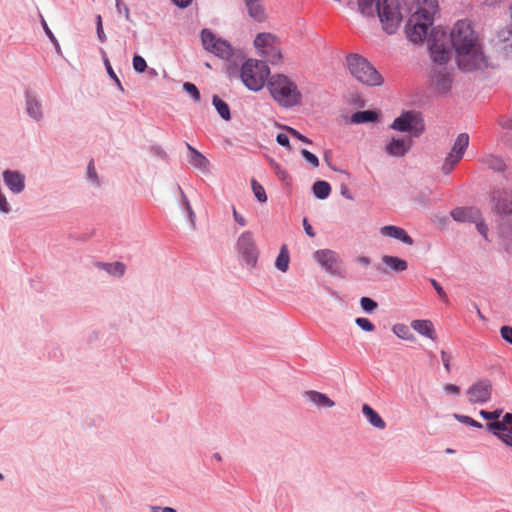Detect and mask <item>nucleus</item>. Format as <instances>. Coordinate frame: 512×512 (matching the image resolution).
Here are the masks:
<instances>
[{
  "label": "nucleus",
  "mask_w": 512,
  "mask_h": 512,
  "mask_svg": "<svg viewBox=\"0 0 512 512\" xmlns=\"http://www.w3.org/2000/svg\"><path fill=\"white\" fill-rule=\"evenodd\" d=\"M358 261L363 265H368L370 263L369 259L367 257H360Z\"/></svg>",
  "instance_id": "obj_62"
},
{
  "label": "nucleus",
  "mask_w": 512,
  "mask_h": 512,
  "mask_svg": "<svg viewBox=\"0 0 512 512\" xmlns=\"http://www.w3.org/2000/svg\"><path fill=\"white\" fill-rule=\"evenodd\" d=\"M392 331L400 339L408 340V341H413L415 339L414 335L411 333L409 327L405 324H401V323L395 324L392 327Z\"/></svg>",
  "instance_id": "obj_34"
},
{
  "label": "nucleus",
  "mask_w": 512,
  "mask_h": 512,
  "mask_svg": "<svg viewBox=\"0 0 512 512\" xmlns=\"http://www.w3.org/2000/svg\"><path fill=\"white\" fill-rule=\"evenodd\" d=\"M347 65L351 75L357 81L368 86H379L383 83L380 73L362 56L350 55L347 58Z\"/></svg>",
  "instance_id": "obj_5"
},
{
  "label": "nucleus",
  "mask_w": 512,
  "mask_h": 512,
  "mask_svg": "<svg viewBox=\"0 0 512 512\" xmlns=\"http://www.w3.org/2000/svg\"><path fill=\"white\" fill-rule=\"evenodd\" d=\"M0 211L3 213H8L10 211L9 203L1 190H0Z\"/></svg>",
  "instance_id": "obj_54"
},
{
  "label": "nucleus",
  "mask_w": 512,
  "mask_h": 512,
  "mask_svg": "<svg viewBox=\"0 0 512 512\" xmlns=\"http://www.w3.org/2000/svg\"><path fill=\"white\" fill-rule=\"evenodd\" d=\"M314 258L328 273L341 275L342 261L336 252L329 249L318 250L314 253Z\"/></svg>",
  "instance_id": "obj_16"
},
{
  "label": "nucleus",
  "mask_w": 512,
  "mask_h": 512,
  "mask_svg": "<svg viewBox=\"0 0 512 512\" xmlns=\"http://www.w3.org/2000/svg\"><path fill=\"white\" fill-rule=\"evenodd\" d=\"M285 129L288 131V133L293 136L294 138L304 142V143H307V144H311L312 141L310 139H308L306 136L302 135L299 131H297L296 129L292 128V127H285Z\"/></svg>",
  "instance_id": "obj_46"
},
{
  "label": "nucleus",
  "mask_w": 512,
  "mask_h": 512,
  "mask_svg": "<svg viewBox=\"0 0 512 512\" xmlns=\"http://www.w3.org/2000/svg\"><path fill=\"white\" fill-rule=\"evenodd\" d=\"M342 195L346 197L347 199H352L351 195L348 193V190L346 187L342 189Z\"/></svg>",
  "instance_id": "obj_63"
},
{
  "label": "nucleus",
  "mask_w": 512,
  "mask_h": 512,
  "mask_svg": "<svg viewBox=\"0 0 512 512\" xmlns=\"http://www.w3.org/2000/svg\"><path fill=\"white\" fill-rule=\"evenodd\" d=\"M270 69L266 62L257 59L246 60L240 70V78L243 84L251 91L261 90L268 82Z\"/></svg>",
  "instance_id": "obj_4"
},
{
  "label": "nucleus",
  "mask_w": 512,
  "mask_h": 512,
  "mask_svg": "<svg viewBox=\"0 0 512 512\" xmlns=\"http://www.w3.org/2000/svg\"><path fill=\"white\" fill-rule=\"evenodd\" d=\"M451 355L447 353L445 350H441V360L446 372L449 374L451 372Z\"/></svg>",
  "instance_id": "obj_49"
},
{
  "label": "nucleus",
  "mask_w": 512,
  "mask_h": 512,
  "mask_svg": "<svg viewBox=\"0 0 512 512\" xmlns=\"http://www.w3.org/2000/svg\"><path fill=\"white\" fill-rule=\"evenodd\" d=\"M103 54V61H104V65H105V68L107 70V73L108 75L115 81V83L117 84L118 88L123 91V86L119 80V78L117 77V75L115 74L114 70L112 69V66L110 64V61L109 59L106 57V54L105 52H102Z\"/></svg>",
  "instance_id": "obj_38"
},
{
  "label": "nucleus",
  "mask_w": 512,
  "mask_h": 512,
  "mask_svg": "<svg viewBox=\"0 0 512 512\" xmlns=\"http://www.w3.org/2000/svg\"><path fill=\"white\" fill-rule=\"evenodd\" d=\"M305 397L318 407L331 408L335 405L334 401L327 395L318 391H306Z\"/></svg>",
  "instance_id": "obj_25"
},
{
  "label": "nucleus",
  "mask_w": 512,
  "mask_h": 512,
  "mask_svg": "<svg viewBox=\"0 0 512 512\" xmlns=\"http://www.w3.org/2000/svg\"><path fill=\"white\" fill-rule=\"evenodd\" d=\"M500 234L504 239H512V227L510 223L500 227Z\"/></svg>",
  "instance_id": "obj_53"
},
{
  "label": "nucleus",
  "mask_w": 512,
  "mask_h": 512,
  "mask_svg": "<svg viewBox=\"0 0 512 512\" xmlns=\"http://www.w3.org/2000/svg\"><path fill=\"white\" fill-rule=\"evenodd\" d=\"M277 143L287 149H291L289 137L285 133H279L276 137Z\"/></svg>",
  "instance_id": "obj_52"
},
{
  "label": "nucleus",
  "mask_w": 512,
  "mask_h": 512,
  "mask_svg": "<svg viewBox=\"0 0 512 512\" xmlns=\"http://www.w3.org/2000/svg\"><path fill=\"white\" fill-rule=\"evenodd\" d=\"M451 42L460 69L472 71L487 66L478 34L468 20H459L451 31Z\"/></svg>",
  "instance_id": "obj_1"
},
{
  "label": "nucleus",
  "mask_w": 512,
  "mask_h": 512,
  "mask_svg": "<svg viewBox=\"0 0 512 512\" xmlns=\"http://www.w3.org/2000/svg\"><path fill=\"white\" fill-rule=\"evenodd\" d=\"M248 15L256 22H264L267 13L262 0H244Z\"/></svg>",
  "instance_id": "obj_19"
},
{
  "label": "nucleus",
  "mask_w": 512,
  "mask_h": 512,
  "mask_svg": "<svg viewBox=\"0 0 512 512\" xmlns=\"http://www.w3.org/2000/svg\"><path fill=\"white\" fill-rule=\"evenodd\" d=\"M303 227L308 236H310V237L315 236V232H314L312 226L308 223V220L306 218H304V220H303Z\"/></svg>",
  "instance_id": "obj_56"
},
{
  "label": "nucleus",
  "mask_w": 512,
  "mask_h": 512,
  "mask_svg": "<svg viewBox=\"0 0 512 512\" xmlns=\"http://www.w3.org/2000/svg\"><path fill=\"white\" fill-rule=\"evenodd\" d=\"M271 97L284 108L300 105L302 94L297 84L284 74H274L267 82Z\"/></svg>",
  "instance_id": "obj_3"
},
{
  "label": "nucleus",
  "mask_w": 512,
  "mask_h": 512,
  "mask_svg": "<svg viewBox=\"0 0 512 512\" xmlns=\"http://www.w3.org/2000/svg\"><path fill=\"white\" fill-rule=\"evenodd\" d=\"M154 511L155 512H175V510L173 508H170V507H164V508L155 507Z\"/></svg>",
  "instance_id": "obj_60"
},
{
  "label": "nucleus",
  "mask_w": 512,
  "mask_h": 512,
  "mask_svg": "<svg viewBox=\"0 0 512 512\" xmlns=\"http://www.w3.org/2000/svg\"><path fill=\"white\" fill-rule=\"evenodd\" d=\"M97 37L99 39L100 42H105L106 41V35L104 33V30H103V25H97Z\"/></svg>",
  "instance_id": "obj_57"
},
{
  "label": "nucleus",
  "mask_w": 512,
  "mask_h": 512,
  "mask_svg": "<svg viewBox=\"0 0 512 512\" xmlns=\"http://www.w3.org/2000/svg\"><path fill=\"white\" fill-rule=\"evenodd\" d=\"M187 149L190 151V157H189V163L199 169H207L208 167V160L205 156H203L199 151H197L194 147H192L190 144H186Z\"/></svg>",
  "instance_id": "obj_27"
},
{
  "label": "nucleus",
  "mask_w": 512,
  "mask_h": 512,
  "mask_svg": "<svg viewBox=\"0 0 512 512\" xmlns=\"http://www.w3.org/2000/svg\"><path fill=\"white\" fill-rule=\"evenodd\" d=\"M42 24H43V28L47 34V36L52 40V41H55V37L53 35V33L51 32V30L49 29L47 23L45 22V20L42 21Z\"/></svg>",
  "instance_id": "obj_59"
},
{
  "label": "nucleus",
  "mask_w": 512,
  "mask_h": 512,
  "mask_svg": "<svg viewBox=\"0 0 512 512\" xmlns=\"http://www.w3.org/2000/svg\"><path fill=\"white\" fill-rule=\"evenodd\" d=\"M509 18H510V26L512 28V3L509 6Z\"/></svg>",
  "instance_id": "obj_64"
},
{
  "label": "nucleus",
  "mask_w": 512,
  "mask_h": 512,
  "mask_svg": "<svg viewBox=\"0 0 512 512\" xmlns=\"http://www.w3.org/2000/svg\"><path fill=\"white\" fill-rule=\"evenodd\" d=\"M453 417L456 420H458L459 422L469 425L471 427L479 428V429L482 428L481 423L477 422L476 420H474L473 418H471L469 416L455 413V414H453Z\"/></svg>",
  "instance_id": "obj_39"
},
{
  "label": "nucleus",
  "mask_w": 512,
  "mask_h": 512,
  "mask_svg": "<svg viewBox=\"0 0 512 512\" xmlns=\"http://www.w3.org/2000/svg\"><path fill=\"white\" fill-rule=\"evenodd\" d=\"M232 210H233V217L235 219V221L240 225V226H245L246 225V219L237 212L236 208L233 206L232 207Z\"/></svg>",
  "instance_id": "obj_55"
},
{
  "label": "nucleus",
  "mask_w": 512,
  "mask_h": 512,
  "mask_svg": "<svg viewBox=\"0 0 512 512\" xmlns=\"http://www.w3.org/2000/svg\"><path fill=\"white\" fill-rule=\"evenodd\" d=\"M362 412L364 416L367 418L369 423L378 429H384L386 427L385 421L380 417V415L368 404H364L362 407Z\"/></svg>",
  "instance_id": "obj_26"
},
{
  "label": "nucleus",
  "mask_w": 512,
  "mask_h": 512,
  "mask_svg": "<svg viewBox=\"0 0 512 512\" xmlns=\"http://www.w3.org/2000/svg\"><path fill=\"white\" fill-rule=\"evenodd\" d=\"M355 322L364 331L372 332L375 329L373 323L367 318L359 317L355 320Z\"/></svg>",
  "instance_id": "obj_43"
},
{
  "label": "nucleus",
  "mask_w": 512,
  "mask_h": 512,
  "mask_svg": "<svg viewBox=\"0 0 512 512\" xmlns=\"http://www.w3.org/2000/svg\"><path fill=\"white\" fill-rule=\"evenodd\" d=\"M432 23L433 21H427L419 14H412L406 24L408 39L414 43L422 42L426 38L428 29Z\"/></svg>",
  "instance_id": "obj_15"
},
{
  "label": "nucleus",
  "mask_w": 512,
  "mask_h": 512,
  "mask_svg": "<svg viewBox=\"0 0 512 512\" xmlns=\"http://www.w3.org/2000/svg\"><path fill=\"white\" fill-rule=\"evenodd\" d=\"M212 102L221 118L226 121H229L231 119V115L228 104L221 98H219L217 95L213 96Z\"/></svg>",
  "instance_id": "obj_30"
},
{
  "label": "nucleus",
  "mask_w": 512,
  "mask_h": 512,
  "mask_svg": "<svg viewBox=\"0 0 512 512\" xmlns=\"http://www.w3.org/2000/svg\"><path fill=\"white\" fill-rule=\"evenodd\" d=\"M411 328L418 334L427 337L432 341L437 340L436 330L431 320H413L411 322Z\"/></svg>",
  "instance_id": "obj_23"
},
{
  "label": "nucleus",
  "mask_w": 512,
  "mask_h": 512,
  "mask_svg": "<svg viewBox=\"0 0 512 512\" xmlns=\"http://www.w3.org/2000/svg\"><path fill=\"white\" fill-rule=\"evenodd\" d=\"M257 53L272 65L283 62L281 41L276 34L270 32L258 33L253 41Z\"/></svg>",
  "instance_id": "obj_6"
},
{
  "label": "nucleus",
  "mask_w": 512,
  "mask_h": 512,
  "mask_svg": "<svg viewBox=\"0 0 512 512\" xmlns=\"http://www.w3.org/2000/svg\"><path fill=\"white\" fill-rule=\"evenodd\" d=\"M26 109L28 114L35 120H39L42 117L41 107L39 102L27 95L26 98Z\"/></svg>",
  "instance_id": "obj_31"
},
{
  "label": "nucleus",
  "mask_w": 512,
  "mask_h": 512,
  "mask_svg": "<svg viewBox=\"0 0 512 512\" xmlns=\"http://www.w3.org/2000/svg\"><path fill=\"white\" fill-rule=\"evenodd\" d=\"M302 157L314 168L319 166V160L317 156L306 149L301 150Z\"/></svg>",
  "instance_id": "obj_42"
},
{
  "label": "nucleus",
  "mask_w": 512,
  "mask_h": 512,
  "mask_svg": "<svg viewBox=\"0 0 512 512\" xmlns=\"http://www.w3.org/2000/svg\"><path fill=\"white\" fill-rule=\"evenodd\" d=\"M382 261L395 272L405 271L408 267V264L404 259L396 256L385 255L382 257Z\"/></svg>",
  "instance_id": "obj_29"
},
{
  "label": "nucleus",
  "mask_w": 512,
  "mask_h": 512,
  "mask_svg": "<svg viewBox=\"0 0 512 512\" xmlns=\"http://www.w3.org/2000/svg\"><path fill=\"white\" fill-rule=\"evenodd\" d=\"M237 250L247 266L250 268L256 266L259 252L251 232L245 231L240 235L237 241Z\"/></svg>",
  "instance_id": "obj_10"
},
{
  "label": "nucleus",
  "mask_w": 512,
  "mask_h": 512,
  "mask_svg": "<svg viewBox=\"0 0 512 512\" xmlns=\"http://www.w3.org/2000/svg\"><path fill=\"white\" fill-rule=\"evenodd\" d=\"M132 64H133L134 70L139 73L144 72L147 68V63H146L145 59L140 55H135L133 57Z\"/></svg>",
  "instance_id": "obj_40"
},
{
  "label": "nucleus",
  "mask_w": 512,
  "mask_h": 512,
  "mask_svg": "<svg viewBox=\"0 0 512 512\" xmlns=\"http://www.w3.org/2000/svg\"><path fill=\"white\" fill-rule=\"evenodd\" d=\"M331 192V186L326 181H316L313 185V193L319 199H326Z\"/></svg>",
  "instance_id": "obj_32"
},
{
  "label": "nucleus",
  "mask_w": 512,
  "mask_h": 512,
  "mask_svg": "<svg viewBox=\"0 0 512 512\" xmlns=\"http://www.w3.org/2000/svg\"><path fill=\"white\" fill-rule=\"evenodd\" d=\"M4 182L7 187L15 194L21 193L25 187L24 176L17 171H4L3 173Z\"/></svg>",
  "instance_id": "obj_18"
},
{
  "label": "nucleus",
  "mask_w": 512,
  "mask_h": 512,
  "mask_svg": "<svg viewBox=\"0 0 512 512\" xmlns=\"http://www.w3.org/2000/svg\"><path fill=\"white\" fill-rule=\"evenodd\" d=\"M183 89L195 100V101H199L200 100V92L198 90V88L193 84V83H190V82H185L183 84Z\"/></svg>",
  "instance_id": "obj_41"
},
{
  "label": "nucleus",
  "mask_w": 512,
  "mask_h": 512,
  "mask_svg": "<svg viewBox=\"0 0 512 512\" xmlns=\"http://www.w3.org/2000/svg\"><path fill=\"white\" fill-rule=\"evenodd\" d=\"M358 9L365 17L377 16L389 35L398 30L403 18L398 0H358Z\"/></svg>",
  "instance_id": "obj_2"
},
{
  "label": "nucleus",
  "mask_w": 512,
  "mask_h": 512,
  "mask_svg": "<svg viewBox=\"0 0 512 512\" xmlns=\"http://www.w3.org/2000/svg\"><path fill=\"white\" fill-rule=\"evenodd\" d=\"M430 283L437 292L439 298L442 299L443 301H448L447 294L441 287V285L435 279H430Z\"/></svg>",
  "instance_id": "obj_47"
},
{
  "label": "nucleus",
  "mask_w": 512,
  "mask_h": 512,
  "mask_svg": "<svg viewBox=\"0 0 512 512\" xmlns=\"http://www.w3.org/2000/svg\"><path fill=\"white\" fill-rule=\"evenodd\" d=\"M350 120L353 124L376 122L378 120V113L372 110L358 111L352 114Z\"/></svg>",
  "instance_id": "obj_28"
},
{
  "label": "nucleus",
  "mask_w": 512,
  "mask_h": 512,
  "mask_svg": "<svg viewBox=\"0 0 512 512\" xmlns=\"http://www.w3.org/2000/svg\"><path fill=\"white\" fill-rule=\"evenodd\" d=\"M411 140L392 138L391 141L386 145L385 151L387 154L393 157L404 156L411 147Z\"/></svg>",
  "instance_id": "obj_20"
},
{
  "label": "nucleus",
  "mask_w": 512,
  "mask_h": 512,
  "mask_svg": "<svg viewBox=\"0 0 512 512\" xmlns=\"http://www.w3.org/2000/svg\"><path fill=\"white\" fill-rule=\"evenodd\" d=\"M116 1V10L118 13H123L125 16V19L129 22H131L130 17V11L126 4H124L121 0H115Z\"/></svg>",
  "instance_id": "obj_45"
},
{
  "label": "nucleus",
  "mask_w": 512,
  "mask_h": 512,
  "mask_svg": "<svg viewBox=\"0 0 512 512\" xmlns=\"http://www.w3.org/2000/svg\"><path fill=\"white\" fill-rule=\"evenodd\" d=\"M451 217L457 222L476 224L478 232L487 239L488 228L484 223L481 212L475 207H457L451 211Z\"/></svg>",
  "instance_id": "obj_11"
},
{
  "label": "nucleus",
  "mask_w": 512,
  "mask_h": 512,
  "mask_svg": "<svg viewBox=\"0 0 512 512\" xmlns=\"http://www.w3.org/2000/svg\"><path fill=\"white\" fill-rule=\"evenodd\" d=\"M380 233L383 236L397 239L407 245H413V239L407 234V232L398 226L387 225L380 228Z\"/></svg>",
  "instance_id": "obj_22"
},
{
  "label": "nucleus",
  "mask_w": 512,
  "mask_h": 512,
  "mask_svg": "<svg viewBox=\"0 0 512 512\" xmlns=\"http://www.w3.org/2000/svg\"><path fill=\"white\" fill-rule=\"evenodd\" d=\"M418 9L415 14H419L427 21H433L435 14L438 11L437 0H418Z\"/></svg>",
  "instance_id": "obj_24"
},
{
  "label": "nucleus",
  "mask_w": 512,
  "mask_h": 512,
  "mask_svg": "<svg viewBox=\"0 0 512 512\" xmlns=\"http://www.w3.org/2000/svg\"><path fill=\"white\" fill-rule=\"evenodd\" d=\"M484 163L495 171H502L505 168L503 160L496 156H488L485 158Z\"/></svg>",
  "instance_id": "obj_36"
},
{
  "label": "nucleus",
  "mask_w": 512,
  "mask_h": 512,
  "mask_svg": "<svg viewBox=\"0 0 512 512\" xmlns=\"http://www.w3.org/2000/svg\"><path fill=\"white\" fill-rule=\"evenodd\" d=\"M443 390L446 394H450V395H454V396H458L460 394L459 386H457L455 384H451V383L445 384L443 386Z\"/></svg>",
  "instance_id": "obj_50"
},
{
  "label": "nucleus",
  "mask_w": 512,
  "mask_h": 512,
  "mask_svg": "<svg viewBox=\"0 0 512 512\" xmlns=\"http://www.w3.org/2000/svg\"><path fill=\"white\" fill-rule=\"evenodd\" d=\"M201 41L205 50L222 59H229L232 55L231 45L226 40L218 38L208 29L202 30Z\"/></svg>",
  "instance_id": "obj_9"
},
{
  "label": "nucleus",
  "mask_w": 512,
  "mask_h": 512,
  "mask_svg": "<svg viewBox=\"0 0 512 512\" xmlns=\"http://www.w3.org/2000/svg\"><path fill=\"white\" fill-rule=\"evenodd\" d=\"M98 266L114 276H122L126 268L122 262L100 263Z\"/></svg>",
  "instance_id": "obj_33"
},
{
  "label": "nucleus",
  "mask_w": 512,
  "mask_h": 512,
  "mask_svg": "<svg viewBox=\"0 0 512 512\" xmlns=\"http://www.w3.org/2000/svg\"><path fill=\"white\" fill-rule=\"evenodd\" d=\"M87 175H88L89 180H91L92 182H94L97 185L99 184V180H98V176H97V173L95 170L93 160H91L88 164Z\"/></svg>",
  "instance_id": "obj_48"
},
{
  "label": "nucleus",
  "mask_w": 512,
  "mask_h": 512,
  "mask_svg": "<svg viewBox=\"0 0 512 512\" xmlns=\"http://www.w3.org/2000/svg\"><path fill=\"white\" fill-rule=\"evenodd\" d=\"M480 416L492 422L487 424V429L492 431L503 443L512 447V413H506L502 420H498L502 414V410L495 411L481 410Z\"/></svg>",
  "instance_id": "obj_7"
},
{
  "label": "nucleus",
  "mask_w": 512,
  "mask_h": 512,
  "mask_svg": "<svg viewBox=\"0 0 512 512\" xmlns=\"http://www.w3.org/2000/svg\"><path fill=\"white\" fill-rule=\"evenodd\" d=\"M390 127L400 132H407L413 137L420 136L425 129L422 117L415 111L403 112Z\"/></svg>",
  "instance_id": "obj_8"
},
{
  "label": "nucleus",
  "mask_w": 512,
  "mask_h": 512,
  "mask_svg": "<svg viewBox=\"0 0 512 512\" xmlns=\"http://www.w3.org/2000/svg\"><path fill=\"white\" fill-rule=\"evenodd\" d=\"M275 266L282 272H286L289 267V253L287 248L283 246L277 256Z\"/></svg>",
  "instance_id": "obj_35"
},
{
  "label": "nucleus",
  "mask_w": 512,
  "mask_h": 512,
  "mask_svg": "<svg viewBox=\"0 0 512 512\" xmlns=\"http://www.w3.org/2000/svg\"><path fill=\"white\" fill-rule=\"evenodd\" d=\"M430 54L434 62L433 67L446 66L450 60V51L443 44L432 43L430 45Z\"/></svg>",
  "instance_id": "obj_21"
},
{
  "label": "nucleus",
  "mask_w": 512,
  "mask_h": 512,
  "mask_svg": "<svg viewBox=\"0 0 512 512\" xmlns=\"http://www.w3.org/2000/svg\"><path fill=\"white\" fill-rule=\"evenodd\" d=\"M491 212L501 219L512 216V191L495 190L490 197Z\"/></svg>",
  "instance_id": "obj_12"
},
{
  "label": "nucleus",
  "mask_w": 512,
  "mask_h": 512,
  "mask_svg": "<svg viewBox=\"0 0 512 512\" xmlns=\"http://www.w3.org/2000/svg\"><path fill=\"white\" fill-rule=\"evenodd\" d=\"M277 174L281 181H287L288 174L286 171H279Z\"/></svg>",
  "instance_id": "obj_61"
},
{
  "label": "nucleus",
  "mask_w": 512,
  "mask_h": 512,
  "mask_svg": "<svg viewBox=\"0 0 512 512\" xmlns=\"http://www.w3.org/2000/svg\"><path fill=\"white\" fill-rule=\"evenodd\" d=\"M469 145V135L461 133L457 136L451 151L446 156L442 170L445 174H449L454 166L462 159L464 152Z\"/></svg>",
  "instance_id": "obj_14"
},
{
  "label": "nucleus",
  "mask_w": 512,
  "mask_h": 512,
  "mask_svg": "<svg viewBox=\"0 0 512 512\" xmlns=\"http://www.w3.org/2000/svg\"><path fill=\"white\" fill-rule=\"evenodd\" d=\"M251 186L256 199L261 203L266 202L267 195L264 187L254 179L251 181Z\"/></svg>",
  "instance_id": "obj_37"
},
{
  "label": "nucleus",
  "mask_w": 512,
  "mask_h": 512,
  "mask_svg": "<svg viewBox=\"0 0 512 512\" xmlns=\"http://www.w3.org/2000/svg\"><path fill=\"white\" fill-rule=\"evenodd\" d=\"M178 7L185 8L187 7L192 0H172Z\"/></svg>",
  "instance_id": "obj_58"
},
{
  "label": "nucleus",
  "mask_w": 512,
  "mask_h": 512,
  "mask_svg": "<svg viewBox=\"0 0 512 512\" xmlns=\"http://www.w3.org/2000/svg\"><path fill=\"white\" fill-rule=\"evenodd\" d=\"M493 384L487 378L478 379L467 390L466 395L470 404H484L491 400Z\"/></svg>",
  "instance_id": "obj_13"
},
{
  "label": "nucleus",
  "mask_w": 512,
  "mask_h": 512,
  "mask_svg": "<svg viewBox=\"0 0 512 512\" xmlns=\"http://www.w3.org/2000/svg\"><path fill=\"white\" fill-rule=\"evenodd\" d=\"M360 303L362 309L366 312H372L377 307V303L368 297H362Z\"/></svg>",
  "instance_id": "obj_44"
},
{
  "label": "nucleus",
  "mask_w": 512,
  "mask_h": 512,
  "mask_svg": "<svg viewBox=\"0 0 512 512\" xmlns=\"http://www.w3.org/2000/svg\"><path fill=\"white\" fill-rule=\"evenodd\" d=\"M431 87L438 93H447L453 82L452 72L447 66L432 68Z\"/></svg>",
  "instance_id": "obj_17"
},
{
  "label": "nucleus",
  "mask_w": 512,
  "mask_h": 512,
  "mask_svg": "<svg viewBox=\"0 0 512 512\" xmlns=\"http://www.w3.org/2000/svg\"><path fill=\"white\" fill-rule=\"evenodd\" d=\"M501 337L512 344V327L510 326H503L500 329Z\"/></svg>",
  "instance_id": "obj_51"
}]
</instances>
